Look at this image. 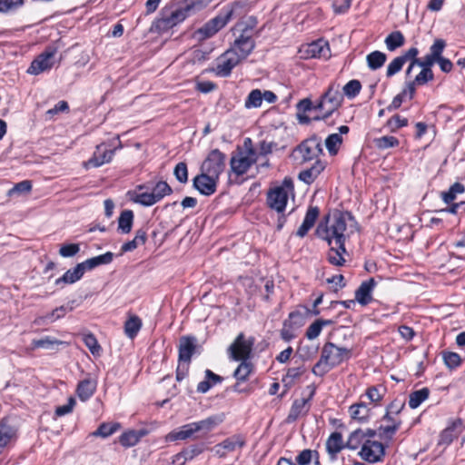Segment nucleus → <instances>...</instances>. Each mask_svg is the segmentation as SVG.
<instances>
[{
    "instance_id": "4",
    "label": "nucleus",
    "mask_w": 465,
    "mask_h": 465,
    "mask_svg": "<svg viewBox=\"0 0 465 465\" xmlns=\"http://www.w3.org/2000/svg\"><path fill=\"white\" fill-rule=\"evenodd\" d=\"M342 100L340 85L336 84H330L328 90L322 95L320 102L314 106L315 110L322 112V115L314 119L326 120L329 118L341 105Z\"/></svg>"
},
{
    "instance_id": "45",
    "label": "nucleus",
    "mask_w": 465,
    "mask_h": 465,
    "mask_svg": "<svg viewBox=\"0 0 465 465\" xmlns=\"http://www.w3.org/2000/svg\"><path fill=\"white\" fill-rule=\"evenodd\" d=\"M241 364L234 371L233 376L239 381H244L247 380L252 371V364L247 361H241Z\"/></svg>"
},
{
    "instance_id": "32",
    "label": "nucleus",
    "mask_w": 465,
    "mask_h": 465,
    "mask_svg": "<svg viewBox=\"0 0 465 465\" xmlns=\"http://www.w3.org/2000/svg\"><path fill=\"white\" fill-rule=\"evenodd\" d=\"M114 259V253L111 252H107L102 255L93 257L82 262L84 264V268L86 270H92L96 266L102 264H109Z\"/></svg>"
},
{
    "instance_id": "53",
    "label": "nucleus",
    "mask_w": 465,
    "mask_h": 465,
    "mask_svg": "<svg viewBox=\"0 0 465 465\" xmlns=\"http://www.w3.org/2000/svg\"><path fill=\"white\" fill-rule=\"evenodd\" d=\"M244 444V441L239 437V436H232L231 438H228L224 440L222 442V447L227 450V452H232L235 450L236 449H239L242 447Z\"/></svg>"
},
{
    "instance_id": "17",
    "label": "nucleus",
    "mask_w": 465,
    "mask_h": 465,
    "mask_svg": "<svg viewBox=\"0 0 465 465\" xmlns=\"http://www.w3.org/2000/svg\"><path fill=\"white\" fill-rule=\"evenodd\" d=\"M401 421L395 420L387 412L381 420V425L377 429L378 436L383 440H391L398 430Z\"/></svg>"
},
{
    "instance_id": "64",
    "label": "nucleus",
    "mask_w": 465,
    "mask_h": 465,
    "mask_svg": "<svg viewBox=\"0 0 465 465\" xmlns=\"http://www.w3.org/2000/svg\"><path fill=\"white\" fill-rule=\"evenodd\" d=\"M383 388L371 387L368 389L366 395L371 402H378L383 396Z\"/></svg>"
},
{
    "instance_id": "29",
    "label": "nucleus",
    "mask_w": 465,
    "mask_h": 465,
    "mask_svg": "<svg viewBox=\"0 0 465 465\" xmlns=\"http://www.w3.org/2000/svg\"><path fill=\"white\" fill-rule=\"evenodd\" d=\"M143 186L137 187L134 192H130V200L134 203H139L143 206H152L155 203V199L153 198L152 193L148 192H141Z\"/></svg>"
},
{
    "instance_id": "1",
    "label": "nucleus",
    "mask_w": 465,
    "mask_h": 465,
    "mask_svg": "<svg viewBox=\"0 0 465 465\" xmlns=\"http://www.w3.org/2000/svg\"><path fill=\"white\" fill-rule=\"evenodd\" d=\"M355 221L349 213H336L327 218L325 223L317 227L319 237L327 241L329 245L335 244L345 252L344 242L350 233L353 232Z\"/></svg>"
},
{
    "instance_id": "37",
    "label": "nucleus",
    "mask_w": 465,
    "mask_h": 465,
    "mask_svg": "<svg viewBox=\"0 0 465 465\" xmlns=\"http://www.w3.org/2000/svg\"><path fill=\"white\" fill-rule=\"evenodd\" d=\"M141 327H142L141 319L136 315H132L125 322L124 332L129 338L133 339L137 335Z\"/></svg>"
},
{
    "instance_id": "39",
    "label": "nucleus",
    "mask_w": 465,
    "mask_h": 465,
    "mask_svg": "<svg viewBox=\"0 0 465 465\" xmlns=\"http://www.w3.org/2000/svg\"><path fill=\"white\" fill-rule=\"evenodd\" d=\"M173 193L170 185L163 181L158 182L152 189V196L155 199V203L160 202L164 196L169 195Z\"/></svg>"
},
{
    "instance_id": "24",
    "label": "nucleus",
    "mask_w": 465,
    "mask_h": 465,
    "mask_svg": "<svg viewBox=\"0 0 465 465\" xmlns=\"http://www.w3.org/2000/svg\"><path fill=\"white\" fill-rule=\"evenodd\" d=\"M346 447L343 442L342 435L340 432H333L326 441V450L331 459H335L337 454Z\"/></svg>"
},
{
    "instance_id": "54",
    "label": "nucleus",
    "mask_w": 465,
    "mask_h": 465,
    "mask_svg": "<svg viewBox=\"0 0 465 465\" xmlns=\"http://www.w3.org/2000/svg\"><path fill=\"white\" fill-rule=\"evenodd\" d=\"M404 58L401 56L395 57L387 66L386 76L391 77L399 73L404 65Z\"/></svg>"
},
{
    "instance_id": "44",
    "label": "nucleus",
    "mask_w": 465,
    "mask_h": 465,
    "mask_svg": "<svg viewBox=\"0 0 465 465\" xmlns=\"http://www.w3.org/2000/svg\"><path fill=\"white\" fill-rule=\"evenodd\" d=\"M437 63V60L432 57L430 54H426L422 59L415 60L411 62L409 67L406 70V75L409 76L411 73L412 68L415 65L420 66V68H429L431 69V66Z\"/></svg>"
},
{
    "instance_id": "59",
    "label": "nucleus",
    "mask_w": 465,
    "mask_h": 465,
    "mask_svg": "<svg viewBox=\"0 0 465 465\" xmlns=\"http://www.w3.org/2000/svg\"><path fill=\"white\" fill-rule=\"evenodd\" d=\"M446 46V43L442 39H436L430 48V54L436 60L442 58L441 54Z\"/></svg>"
},
{
    "instance_id": "47",
    "label": "nucleus",
    "mask_w": 465,
    "mask_h": 465,
    "mask_svg": "<svg viewBox=\"0 0 465 465\" xmlns=\"http://www.w3.org/2000/svg\"><path fill=\"white\" fill-rule=\"evenodd\" d=\"M62 343H63L62 341H60L56 339L46 336L42 339L33 340L32 346L34 349L43 348V349H46V350H51V349H54V346L62 344Z\"/></svg>"
},
{
    "instance_id": "19",
    "label": "nucleus",
    "mask_w": 465,
    "mask_h": 465,
    "mask_svg": "<svg viewBox=\"0 0 465 465\" xmlns=\"http://www.w3.org/2000/svg\"><path fill=\"white\" fill-rule=\"evenodd\" d=\"M297 320H302L299 312H291L289 319L283 322V327L281 331V337L285 341H290L296 337V331L302 325Z\"/></svg>"
},
{
    "instance_id": "62",
    "label": "nucleus",
    "mask_w": 465,
    "mask_h": 465,
    "mask_svg": "<svg viewBox=\"0 0 465 465\" xmlns=\"http://www.w3.org/2000/svg\"><path fill=\"white\" fill-rule=\"evenodd\" d=\"M80 251L79 244L77 243H70L61 246L59 250V254L62 257H73Z\"/></svg>"
},
{
    "instance_id": "36",
    "label": "nucleus",
    "mask_w": 465,
    "mask_h": 465,
    "mask_svg": "<svg viewBox=\"0 0 465 465\" xmlns=\"http://www.w3.org/2000/svg\"><path fill=\"white\" fill-rule=\"evenodd\" d=\"M368 440L364 438L363 430H356L349 435L346 447L351 450H357L359 447H362Z\"/></svg>"
},
{
    "instance_id": "16",
    "label": "nucleus",
    "mask_w": 465,
    "mask_h": 465,
    "mask_svg": "<svg viewBox=\"0 0 465 465\" xmlns=\"http://www.w3.org/2000/svg\"><path fill=\"white\" fill-rule=\"evenodd\" d=\"M117 147L107 149L104 144H99L94 153V155L84 163V167H99L104 163H110L114 155Z\"/></svg>"
},
{
    "instance_id": "30",
    "label": "nucleus",
    "mask_w": 465,
    "mask_h": 465,
    "mask_svg": "<svg viewBox=\"0 0 465 465\" xmlns=\"http://www.w3.org/2000/svg\"><path fill=\"white\" fill-rule=\"evenodd\" d=\"M387 60V55L381 51H373L366 56L368 67L372 70L381 68Z\"/></svg>"
},
{
    "instance_id": "35",
    "label": "nucleus",
    "mask_w": 465,
    "mask_h": 465,
    "mask_svg": "<svg viewBox=\"0 0 465 465\" xmlns=\"http://www.w3.org/2000/svg\"><path fill=\"white\" fill-rule=\"evenodd\" d=\"M134 222V213L130 210H124L121 213L118 219V230L123 233H129L132 230Z\"/></svg>"
},
{
    "instance_id": "23",
    "label": "nucleus",
    "mask_w": 465,
    "mask_h": 465,
    "mask_svg": "<svg viewBox=\"0 0 465 465\" xmlns=\"http://www.w3.org/2000/svg\"><path fill=\"white\" fill-rule=\"evenodd\" d=\"M376 285L373 278L362 282L355 293V298L362 305L368 304L371 301V292Z\"/></svg>"
},
{
    "instance_id": "14",
    "label": "nucleus",
    "mask_w": 465,
    "mask_h": 465,
    "mask_svg": "<svg viewBox=\"0 0 465 465\" xmlns=\"http://www.w3.org/2000/svg\"><path fill=\"white\" fill-rule=\"evenodd\" d=\"M322 153V147L320 140L317 138H311L302 143L296 149L303 162L312 161L317 158Z\"/></svg>"
},
{
    "instance_id": "48",
    "label": "nucleus",
    "mask_w": 465,
    "mask_h": 465,
    "mask_svg": "<svg viewBox=\"0 0 465 465\" xmlns=\"http://www.w3.org/2000/svg\"><path fill=\"white\" fill-rule=\"evenodd\" d=\"M331 322L330 321H322V320H318V321H315L313 323H312L307 331H306V337L309 339V340H314L316 339L322 330V327L324 325H327V324H330Z\"/></svg>"
},
{
    "instance_id": "12",
    "label": "nucleus",
    "mask_w": 465,
    "mask_h": 465,
    "mask_svg": "<svg viewBox=\"0 0 465 465\" xmlns=\"http://www.w3.org/2000/svg\"><path fill=\"white\" fill-rule=\"evenodd\" d=\"M55 49H48L39 54L32 63L27 73L30 74L37 75L41 73L50 70L54 64L55 61Z\"/></svg>"
},
{
    "instance_id": "22",
    "label": "nucleus",
    "mask_w": 465,
    "mask_h": 465,
    "mask_svg": "<svg viewBox=\"0 0 465 465\" xmlns=\"http://www.w3.org/2000/svg\"><path fill=\"white\" fill-rule=\"evenodd\" d=\"M96 387V380L91 377H87L78 383L76 389L77 396L82 401H85L94 395Z\"/></svg>"
},
{
    "instance_id": "60",
    "label": "nucleus",
    "mask_w": 465,
    "mask_h": 465,
    "mask_svg": "<svg viewBox=\"0 0 465 465\" xmlns=\"http://www.w3.org/2000/svg\"><path fill=\"white\" fill-rule=\"evenodd\" d=\"M443 360L445 364L450 369L458 367L461 362L460 356L455 352H445L443 354Z\"/></svg>"
},
{
    "instance_id": "46",
    "label": "nucleus",
    "mask_w": 465,
    "mask_h": 465,
    "mask_svg": "<svg viewBox=\"0 0 465 465\" xmlns=\"http://www.w3.org/2000/svg\"><path fill=\"white\" fill-rule=\"evenodd\" d=\"M120 425L118 423H102L99 428L93 432L95 437L107 438L114 434Z\"/></svg>"
},
{
    "instance_id": "15",
    "label": "nucleus",
    "mask_w": 465,
    "mask_h": 465,
    "mask_svg": "<svg viewBox=\"0 0 465 465\" xmlns=\"http://www.w3.org/2000/svg\"><path fill=\"white\" fill-rule=\"evenodd\" d=\"M359 455L368 462H377L384 455V446L377 440H368L361 447Z\"/></svg>"
},
{
    "instance_id": "18",
    "label": "nucleus",
    "mask_w": 465,
    "mask_h": 465,
    "mask_svg": "<svg viewBox=\"0 0 465 465\" xmlns=\"http://www.w3.org/2000/svg\"><path fill=\"white\" fill-rule=\"evenodd\" d=\"M194 422L183 425L166 435L167 441L185 440L196 439L198 430Z\"/></svg>"
},
{
    "instance_id": "55",
    "label": "nucleus",
    "mask_w": 465,
    "mask_h": 465,
    "mask_svg": "<svg viewBox=\"0 0 465 465\" xmlns=\"http://www.w3.org/2000/svg\"><path fill=\"white\" fill-rule=\"evenodd\" d=\"M83 341L93 355H98L100 353L101 347L94 335L91 333L84 334L83 336Z\"/></svg>"
},
{
    "instance_id": "20",
    "label": "nucleus",
    "mask_w": 465,
    "mask_h": 465,
    "mask_svg": "<svg viewBox=\"0 0 465 465\" xmlns=\"http://www.w3.org/2000/svg\"><path fill=\"white\" fill-rule=\"evenodd\" d=\"M303 48L306 58L319 57L326 59L331 55L329 45L322 39L312 42Z\"/></svg>"
},
{
    "instance_id": "40",
    "label": "nucleus",
    "mask_w": 465,
    "mask_h": 465,
    "mask_svg": "<svg viewBox=\"0 0 465 465\" xmlns=\"http://www.w3.org/2000/svg\"><path fill=\"white\" fill-rule=\"evenodd\" d=\"M330 246L331 248L328 252V261L332 265L342 266L345 263L343 254L346 253V251L343 252L341 249H340V247H338L334 243Z\"/></svg>"
},
{
    "instance_id": "26",
    "label": "nucleus",
    "mask_w": 465,
    "mask_h": 465,
    "mask_svg": "<svg viewBox=\"0 0 465 465\" xmlns=\"http://www.w3.org/2000/svg\"><path fill=\"white\" fill-rule=\"evenodd\" d=\"M223 421V415H213L210 416L204 420L195 421V425L198 430V433L206 434L216 428L219 424Z\"/></svg>"
},
{
    "instance_id": "57",
    "label": "nucleus",
    "mask_w": 465,
    "mask_h": 465,
    "mask_svg": "<svg viewBox=\"0 0 465 465\" xmlns=\"http://www.w3.org/2000/svg\"><path fill=\"white\" fill-rule=\"evenodd\" d=\"M32 184L30 181H22L18 183H16L12 189L9 190L8 195H14V194H23L27 193L31 191Z\"/></svg>"
},
{
    "instance_id": "50",
    "label": "nucleus",
    "mask_w": 465,
    "mask_h": 465,
    "mask_svg": "<svg viewBox=\"0 0 465 465\" xmlns=\"http://www.w3.org/2000/svg\"><path fill=\"white\" fill-rule=\"evenodd\" d=\"M141 435L134 430L124 432L121 435L119 441L124 447L134 446L140 440Z\"/></svg>"
},
{
    "instance_id": "13",
    "label": "nucleus",
    "mask_w": 465,
    "mask_h": 465,
    "mask_svg": "<svg viewBox=\"0 0 465 465\" xmlns=\"http://www.w3.org/2000/svg\"><path fill=\"white\" fill-rule=\"evenodd\" d=\"M219 178L201 171L193 178V187L201 193L206 196L212 195L216 192Z\"/></svg>"
},
{
    "instance_id": "6",
    "label": "nucleus",
    "mask_w": 465,
    "mask_h": 465,
    "mask_svg": "<svg viewBox=\"0 0 465 465\" xmlns=\"http://www.w3.org/2000/svg\"><path fill=\"white\" fill-rule=\"evenodd\" d=\"M293 193V182L290 177H285L281 185L271 189L268 193L267 203L269 206L282 213L285 210L288 198Z\"/></svg>"
},
{
    "instance_id": "63",
    "label": "nucleus",
    "mask_w": 465,
    "mask_h": 465,
    "mask_svg": "<svg viewBox=\"0 0 465 465\" xmlns=\"http://www.w3.org/2000/svg\"><path fill=\"white\" fill-rule=\"evenodd\" d=\"M73 310V307L67 308L65 306H60L56 309H54L50 314H47L45 318L47 321L54 322L55 320L63 318L67 312H70Z\"/></svg>"
},
{
    "instance_id": "5",
    "label": "nucleus",
    "mask_w": 465,
    "mask_h": 465,
    "mask_svg": "<svg viewBox=\"0 0 465 465\" xmlns=\"http://www.w3.org/2000/svg\"><path fill=\"white\" fill-rule=\"evenodd\" d=\"M250 139L244 142L245 150H240L233 153L230 160V171L236 176L245 174L251 166L258 161V154L255 149L248 147Z\"/></svg>"
},
{
    "instance_id": "49",
    "label": "nucleus",
    "mask_w": 465,
    "mask_h": 465,
    "mask_svg": "<svg viewBox=\"0 0 465 465\" xmlns=\"http://www.w3.org/2000/svg\"><path fill=\"white\" fill-rule=\"evenodd\" d=\"M378 149L385 150L399 145V140L394 136H382L374 140Z\"/></svg>"
},
{
    "instance_id": "11",
    "label": "nucleus",
    "mask_w": 465,
    "mask_h": 465,
    "mask_svg": "<svg viewBox=\"0 0 465 465\" xmlns=\"http://www.w3.org/2000/svg\"><path fill=\"white\" fill-rule=\"evenodd\" d=\"M241 62L238 52L228 49L216 59L214 72L220 77H226L230 75L232 70Z\"/></svg>"
},
{
    "instance_id": "61",
    "label": "nucleus",
    "mask_w": 465,
    "mask_h": 465,
    "mask_svg": "<svg viewBox=\"0 0 465 465\" xmlns=\"http://www.w3.org/2000/svg\"><path fill=\"white\" fill-rule=\"evenodd\" d=\"M433 79V73L431 69L429 68H421V71L419 74L416 75L414 78V84H417V85H422L429 81H431Z\"/></svg>"
},
{
    "instance_id": "7",
    "label": "nucleus",
    "mask_w": 465,
    "mask_h": 465,
    "mask_svg": "<svg viewBox=\"0 0 465 465\" xmlns=\"http://www.w3.org/2000/svg\"><path fill=\"white\" fill-rule=\"evenodd\" d=\"M234 32L235 34L240 33V35L230 49L238 52V56L242 61L254 48L253 29L244 23H240L235 26Z\"/></svg>"
},
{
    "instance_id": "43",
    "label": "nucleus",
    "mask_w": 465,
    "mask_h": 465,
    "mask_svg": "<svg viewBox=\"0 0 465 465\" xmlns=\"http://www.w3.org/2000/svg\"><path fill=\"white\" fill-rule=\"evenodd\" d=\"M342 143V138L339 134H331L325 140V146L330 154L335 155Z\"/></svg>"
},
{
    "instance_id": "33",
    "label": "nucleus",
    "mask_w": 465,
    "mask_h": 465,
    "mask_svg": "<svg viewBox=\"0 0 465 465\" xmlns=\"http://www.w3.org/2000/svg\"><path fill=\"white\" fill-rule=\"evenodd\" d=\"M323 169V164L320 162H317L311 168L301 172L299 173V178L306 183H311L315 180V178L322 173Z\"/></svg>"
},
{
    "instance_id": "25",
    "label": "nucleus",
    "mask_w": 465,
    "mask_h": 465,
    "mask_svg": "<svg viewBox=\"0 0 465 465\" xmlns=\"http://www.w3.org/2000/svg\"><path fill=\"white\" fill-rule=\"evenodd\" d=\"M319 213L320 211L318 207H310L308 209L304 220L297 231L298 236L303 237L307 234L309 230L314 225L319 216Z\"/></svg>"
},
{
    "instance_id": "9",
    "label": "nucleus",
    "mask_w": 465,
    "mask_h": 465,
    "mask_svg": "<svg viewBox=\"0 0 465 465\" xmlns=\"http://www.w3.org/2000/svg\"><path fill=\"white\" fill-rule=\"evenodd\" d=\"M253 340L240 333L228 348L229 357L233 361H247L251 355Z\"/></svg>"
},
{
    "instance_id": "28",
    "label": "nucleus",
    "mask_w": 465,
    "mask_h": 465,
    "mask_svg": "<svg viewBox=\"0 0 465 465\" xmlns=\"http://www.w3.org/2000/svg\"><path fill=\"white\" fill-rule=\"evenodd\" d=\"M308 411V400L304 398L297 399L292 403V406L287 417V420L290 422L294 421L299 417L306 414Z\"/></svg>"
},
{
    "instance_id": "38",
    "label": "nucleus",
    "mask_w": 465,
    "mask_h": 465,
    "mask_svg": "<svg viewBox=\"0 0 465 465\" xmlns=\"http://www.w3.org/2000/svg\"><path fill=\"white\" fill-rule=\"evenodd\" d=\"M384 42L387 49L392 52L404 45L405 38L400 31H395L390 34Z\"/></svg>"
},
{
    "instance_id": "42",
    "label": "nucleus",
    "mask_w": 465,
    "mask_h": 465,
    "mask_svg": "<svg viewBox=\"0 0 465 465\" xmlns=\"http://www.w3.org/2000/svg\"><path fill=\"white\" fill-rule=\"evenodd\" d=\"M429 393L430 391L427 388L413 391L410 395L409 406L411 409L418 408L429 397Z\"/></svg>"
},
{
    "instance_id": "58",
    "label": "nucleus",
    "mask_w": 465,
    "mask_h": 465,
    "mask_svg": "<svg viewBox=\"0 0 465 465\" xmlns=\"http://www.w3.org/2000/svg\"><path fill=\"white\" fill-rule=\"evenodd\" d=\"M173 174L180 183H186L188 181V170L186 163L183 162L177 163L174 167Z\"/></svg>"
},
{
    "instance_id": "51",
    "label": "nucleus",
    "mask_w": 465,
    "mask_h": 465,
    "mask_svg": "<svg viewBox=\"0 0 465 465\" xmlns=\"http://www.w3.org/2000/svg\"><path fill=\"white\" fill-rule=\"evenodd\" d=\"M464 192V186L459 183H454L448 192L442 193V200L446 203H450L456 199V195L458 193H462Z\"/></svg>"
},
{
    "instance_id": "34",
    "label": "nucleus",
    "mask_w": 465,
    "mask_h": 465,
    "mask_svg": "<svg viewBox=\"0 0 465 465\" xmlns=\"http://www.w3.org/2000/svg\"><path fill=\"white\" fill-rule=\"evenodd\" d=\"M350 414L353 420L364 421L370 414V408L363 402L356 403L351 406Z\"/></svg>"
},
{
    "instance_id": "3",
    "label": "nucleus",
    "mask_w": 465,
    "mask_h": 465,
    "mask_svg": "<svg viewBox=\"0 0 465 465\" xmlns=\"http://www.w3.org/2000/svg\"><path fill=\"white\" fill-rule=\"evenodd\" d=\"M350 357L351 350L328 342L322 347L321 358L312 368V372L317 376H323L332 368L349 360Z\"/></svg>"
},
{
    "instance_id": "56",
    "label": "nucleus",
    "mask_w": 465,
    "mask_h": 465,
    "mask_svg": "<svg viewBox=\"0 0 465 465\" xmlns=\"http://www.w3.org/2000/svg\"><path fill=\"white\" fill-rule=\"evenodd\" d=\"M304 370L302 367H293L287 371L286 375L283 377L282 381L287 386H291L294 381L301 377Z\"/></svg>"
},
{
    "instance_id": "2",
    "label": "nucleus",
    "mask_w": 465,
    "mask_h": 465,
    "mask_svg": "<svg viewBox=\"0 0 465 465\" xmlns=\"http://www.w3.org/2000/svg\"><path fill=\"white\" fill-rule=\"evenodd\" d=\"M213 0H183L175 10L163 8L161 17L156 20L154 25L158 31H167L184 21L188 16L194 15L205 8Z\"/></svg>"
},
{
    "instance_id": "27",
    "label": "nucleus",
    "mask_w": 465,
    "mask_h": 465,
    "mask_svg": "<svg viewBox=\"0 0 465 465\" xmlns=\"http://www.w3.org/2000/svg\"><path fill=\"white\" fill-rule=\"evenodd\" d=\"M85 272V269L84 268V264L78 263L74 269L68 270L61 278H58L55 281V284H60L61 282L71 284L77 281H79L84 273Z\"/></svg>"
},
{
    "instance_id": "8",
    "label": "nucleus",
    "mask_w": 465,
    "mask_h": 465,
    "mask_svg": "<svg viewBox=\"0 0 465 465\" xmlns=\"http://www.w3.org/2000/svg\"><path fill=\"white\" fill-rule=\"evenodd\" d=\"M232 11H227L224 14H220L214 18L208 21L201 28L196 30L193 37L201 42L213 36L217 32L223 28L231 20Z\"/></svg>"
},
{
    "instance_id": "10",
    "label": "nucleus",
    "mask_w": 465,
    "mask_h": 465,
    "mask_svg": "<svg viewBox=\"0 0 465 465\" xmlns=\"http://www.w3.org/2000/svg\"><path fill=\"white\" fill-rule=\"evenodd\" d=\"M226 156L218 149L209 153L201 165V171L213 176L220 178L221 173L225 168Z\"/></svg>"
},
{
    "instance_id": "41",
    "label": "nucleus",
    "mask_w": 465,
    "mask_h": 465,
    "mask_svg": "<svg viewBox=\"0 0 465 465\" xmlns=\"http://www.w3.org/2000/svg\"><path fill=\"white\" fill-rule=\"evenodd\" d=\"M262 104V90L253 89L247 95L244 101V107L246 109L258 108Z\"/></svg>"
},
{
    "instance_id": "21",
    "label": "nucleus",
    "mask_w": 465,
    "mask_h": 465,
    "mask_svg": "<svg viewBox=\"0 0 465 465\" xmlns=\"http://www.w3.org/2000/svg\"><path fill=\"white\" fill-rule=\"evenodd\" d=\"M195 339L182 337L179 344V361L188 364L195 350Z\"/></svg>"
},
{
    "instance_id": "52",
    "label": "nucleus",
    "mask_w": 465,
    "mask_h": 465,
    "mask_svg": "<svg viewBox=\"0 0 465 465\" xmlns=\"http://www.w3.org/2000/svg\"><path fill=\"white\" fill-rule=\"evenodd\" d=\"M361 89V84L358 80H351L342 88L344 94L350 99L354 98Z\"/></svg>"
},
{
    "instance_id": "31",
    "label": "nucleus",
    "mask_w": 465,
    "mask_h": 465,
    "mask_svg": "<svg viewBox=\"0 0 465 465\" xmlns=\"http://www.w3.org/2000/svg\"><path fill=\"white\" fill-rule=\"evenodd\" d=\"M15 429L5 420L0 421V450L15 438Z\"/></svg>"
}]
</instances>
